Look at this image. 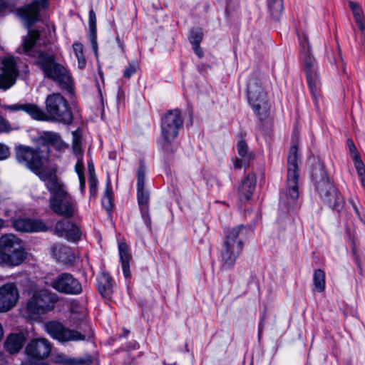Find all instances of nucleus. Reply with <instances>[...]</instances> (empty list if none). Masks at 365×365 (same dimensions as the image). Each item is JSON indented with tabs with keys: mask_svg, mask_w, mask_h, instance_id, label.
I'll return each instance as SVG.
<instances>
[{
	"mask_svg": "<svg viewBox=\"0 0 365 365\" xmlns=\"http://www.w3.org/2000/svg\"><path fill=\"white\" fill-rule=\"evenodd\" d=\"M46 187L51 194L49 198V206L56 215L65 218L73 217L78 211L76 200L68 193L66 185L53 175L45 182Z\"/></svg>",
	"mask_w": 365,
	"mask_h": 365,
	"instance_id": "nucleus-1",
	"label": "nucleus"
},
{
	"mask_svg": "<svg viewBox=\"0 0 365 365\" xmlns=\"http://www.w3.org/2000/svg\"><path fill=\"white\" fill-rule=\"evenodd\" d=\"M36 63L43 71L45 77L53 80L60 88L72 92L73 81L69 71L58 63L54 53L46 51L39 52Z\"/></svg>",
	"mask_w": 365,
	"mask_h": 365,
	"instance_id": "nucleus-2",
	"label": "nucleus"
},
{
	"mask_svg": "<svg viewBox=\"0 0 365 365\" xmlns=\"http://www.w3.org/2000/svg\"><path fill=\"white\" fill-rule=\"evenodd\" d=\"M46 110H43L37 106L41 113L35 120L52 121L64 125L72 123L73 118L71 110L66 99L60 93H52L47 96L46 101Z\"/></svg>",
	"mask_w": 365,
	"mask_h": 365,
	"instance_id": "nucleus-3",
	"label": "nucleus"
},
{
	"mask_svg": "<svg viewBox=\"0 0 365 365\" xmlns=\"http://www.w3.org/2000/svg\"><path fill=\"white\" fill-rule=\"evenodd\" d=\"M247 228L238 225L228 230L225 236L223 246L220 252V262L222 269L232 268L243 250Z\"/></svg>",
	"mask_w": 365,
	"mask_h": 365,
	"instance_id": "nucleus-4",
	"label": "nucleus"
},
{
	"mask_svg": "<svg viewBox=\"0 0 365 365\" xmlns=\"http://www.w3.org/2000/svg\"><path fill=\"white\" fill-rule=\"evenodd\" d=\"M315 188L322 200L334 210H339L344 205V199L338 189L329 181L324 168H316L312 172Z\"/></svg>",
	"mask_w": 365,
	"mask_h": 365,
	"instance_id": "nucleus-5",
	"label": "nucleus"
},
{
	"mask_svg": "<svg viewBox=\"0 0 365 365\" xmlns=\"http://www.w3.org/2000/svg\"><path fill=\"white\" fill-rule=\"evenodd\" d=\"M16 156L19 163L31 170L44 182L49 180L51 176L56 175L54 172L43 168L46 159L42 155L39 148L34 149L29 146L20 145L16 149Z\"/></svg>",
	"mask_w": 365,
	"mask_h": 365,
	"instance_id": "nucleus-6",
	"label": "nucleus"
},
{
	"mask_svg": "<svg viewBox=\"0 0 365 365\" xmlns=\"http://www.w3.org/2000/svg\"><path fill=\"white\" fill-rule=\"evenodd\" d=\"M299 43L303 68L306 73L307 83L314 103L317 104L319 91L321 86L317 63L315 58L311 54L310 46L308 42L307 36L304 35L303 37H299Z\"/></svg>",
	"mask_w": 365,
	"mask_h": 365,
	"instance_id": "nucleus-7",
	"label": "nucleus"
},
{
	"mask_svg": "<svg viewBox=\"0 0 365 365\" xmlns=\"http://www.w3.org/2000/svg\"><path fill=\"white\" fill-rule=\"evenodd\" d=\"M297 146L292 145L290 148L287 158V187L281 196V202L288 206L294 204L299 197V168L297 165Z\"/></svg>",
	"mask_w": 365,
	"mask_h": 365,
	"instance_id": "nucleus-8",
	"label": "nucleus"
},
{
	"mask_svg": "<svg viewBox=\"0 0 365 365\" xmlns=\"http://www.w3.org/2000/svg\"><path fill=\"white\" fill-rule=\"evenodd\" d=\"M183 125V118L180 110L175 109L167 112L161 118L162 148L167 152H173L175 147L171 145L178 135Z\"/></svg>",
	"mask_w": 365,
	"mask_h": 365,
	"instance_id": "nucleus-9",
	"label": "nucleus"
},
{
	"mask_svg": "<svg viewBox=\"0 0 365 365\" xmlns=\"http://www.w3.org/2000/svg\"><path fill=\"white\" fill-rule=\"evenodd\" d=\"M55 302L56 295L48 290L44 289L36 290L32 293L21 312L27 318L44 314L53 309Z\"/></svg>",
	"mask_w": 365,
	"mask_h": 365,
	"instance_id": "nucleus-10",
	"label": "nucleus"
},
{
	"mask_svg": "<svg viewBox=\"0 0 365 365\" xmlns=\"http://www.w3.org/2000/svg\"><path fill=\"white\" fill-rule=\"evenodd\" d=\"M247 98L250 106L259 120L267 119L269 115L270 103L257 79L250 80L247 84Z\"/></svg>",
	"mask_w": 365,
	"mask_h": 365,
	"instance_id": "nucleus-11",
	"label": "nucleus"
},
{
	"mask_svg": "<svg viewBox=\"0 0 365 365\" xmlns=\"http://www.w3.org/2000/svg\"><path fill=\"white\" fill-rule=\"evenodd\" d=\"M46 331L53 339L60 342L78 341L86 339V335L73 329L66 327L59 322L50 321L44 325Z\"/></svg>",
	"mask_w": 365,
	"mask_h": 365,
	"instance_id": "nucleus-12",
	"label": "nucleus"
},
{
	"mask_svg": "<svg viewBox=\"0 0 365 365\" xmlns=\"http://www.w3.org/2000/svg\"><path fill=\"white\" fill-rule=\"evenodd\" d=\"M53 289L59 293L77 295L82 292V285L71 274L61 273L56 277L51 283Z\"/></svg>",
	"mask_w": 365,
	"mask_h": 365,
	"instance_id": "nucleus-13",
	"label": "nucleus"
},
{
	"mask_svg": "<svg viewBox=\"0 0 365 365\" xmlns=\"http://www.w3.org/2000/svg\"><path fill=\"white\" fill-rule=\"evenodd\" d=\"M145 169L140 164L137 170V198L142 217L147 224L150 226V217L148 211L149 192L145 188Z\"/></svg>",
	"mask_w": 365,
	"mask_h": 365,
	"instance_id": "nucleus-14",
	"label": "nucleus"
},
{
	"mask_svg": "<svg viewBox=\"0 0 365 365\" xmlns=\"http://www.w3.org/2000/svg\"><path fill=\"white\" fill-rule=\"evenodd\" d=\"M51 348V343L47 339H33L26 346V360H43L50 355Z\"/></svg>",
	"mask_w": 365,
	"mask_h": 365,
	"instance_id": "nucleus-15",
	"label": "nucleus"
},
{
	"mask_svg": "<svg viewBox=\"0 0 365 365\" xmlns=\"http://www.w3.org/2000/svg\"><path fill=\"white\" fill-rule=\"evenodd\" d=\"M20 294L15 282H7L0 287V312H6L17 304Z\"/></svg>",
	"mask_w": 365,
	"mask_h": 365,
	"instance_id": "nucleus-16",
	"label": "nucleus"
},
{
	"mask_svg": "<svg viewBox=\"0 0 365 365\" xmlns=\"http://www.w3.org/2000/svg\"><path fill=\"white\" fill-rule=\"evenodd\" d=\"M1 63L2 73L0 74V89L7 90L14 84L19 71L16 61L12 57L3 58Z\"/></svg>",
	"mask_w": 365,
	"mask_h": 365,
	"instance_id": "nucleus-17",
	"label": "nucleus"
},
{
	"mask_svg": "<svg viewBox=\"0 0 365 365\" xmlns=\"http://www.w3.org/2000/svg\"><path fill=\"white\" fill-rule=\"evenodd\" d=\"M48 0H34L31 4L18 10L19 16L25 21L26 27L30 26L38 19L41 9L47 6Z\"/></svg>",
	"mask_w": 365,
	"mask_h": 365,
	"instance_id": "nucleus-18",
	"label": "nucleus"
},
{
	"mask_svg": "<svg viewBox=\"0 0 365 365\" xmlns=\"http://www.w3.org/2000/svg\"><path fill=\"white\" fill-rule=\"evenodd\" d=\"M12 224L16 230L22 232H41L47 229L45 223L40 220L19 218L14 220Z\"/></svg>",
	"mask_w": 365,
	"mask_h": 365,
	"instance_id": "nucleus-19",
	"label": "nucleus"
},
{
	"mask_svg": "<svg viewBox=\"0 0 365 365\" xmlns=\"http://www.w3.org/2000/svg\"><path fill=\"white\" fill-rule=\"evenodd\" d=\"M236 148L239 158L236 157L234 160V168L235 169H240L243 166H248L250 162L254 159L255 155L249 150L247 143L244 140H240Z\"/></svg>",
	"mask_w": 365,
	"mask_h": 365,
	"instance_id": "nucleus-20",
	"label": "nucleus"
},
{
	"mask_svg": "<svg viewBox=\"0 0 365 365\" xmlns=\"http://www.w3.org/2000/svg\"><path fill=\"white\" fill-rule=\"evenodd\" d=\"M26 257V253L23 246L1 255L0 264L9 267L18 266L24 261Z\"/></svg>",
	"mask_w": 365,
	"mask_h": 365,
	"instance_id": "nucleus-21",
	"label": "nucleus"
},
{
	"mask_svg": "<svg viewBox=\"0 0 365 365\" xmlns=\"http://www.w3.org/2000/svg\"><path fill=\"white\" fill-rule=\"evenodd\" d=\"M38 143L45 145H52L58 150H63L68 145L61 139L60 135L52 131L43 132L38 138Z\"/></svg>",
	"mask_w": 365,
	"mask_h": 365,
	"instance_id": "nucleus-22",
	"label": "nucleus"
},
{
	"mask_svg": "<svg viewBox=\"0 0 365 365\" xmlns=\"http://www.w3.org/2000/svg\"><path fill=\"white\" fill-rule=\"evenodd\" d=\"M256 177L254 174L248 175L243 179L238 187V195L241 201L250 199L255 189Z\"/></svg>",
	"mask_w": 365,
	"mask_h": 365,
	"instance_id": "nucleus-23",
	"label": "nucleus"
},
{
	"mask_svg": "<svg viewBox=\"0 0 365 365\" xmlns=\"http://www.w3.org/2000/svg\"><path fill=\"white\" fill-rule=\"evenodd\" d=\"M52 255L58 262L67 264L73 261L75 257L72 250L61 244H54L51 247Z\"/></svg>",
	"mask_w": 365,
	"mask_h": 365,
	"instance_id": "nucleus-24",
	"label": "nucleus"
},
{
	"mask_svg": "<svg viewBox=\"0 0 365 365\" xmlns=\"http://www.w3.org/2000/svg\"><path fill=\"white\" fill-rule=\"evenodd\" d=\"M21 247H23L22 241L14 235H4L0 237V256Z\"/></svg>",
	"mask_w": 365,
	"mask_h": 365,
	"instance_id": "nucleus-25",
	"label": "nucleus"
},
{
	"mask_svg": "<svg viewBox=\"0 0 365 365\" xmlns=\"http://www.w3.org/2000/svg\"><path fill=\"white\" fill-rule=\"evenodd\" d=\"M25 340V336L22 333L10 334L4 342V347L10 354L17 353L22 348Z\"/></svg>",
	"mask_w": 365,
	"mask_h": 365,
	"instance_id": "nucleus-26",
	"label": "nucleus"
},
{
	"mask_svg": "<svg viewBox=\"0 0 365 365\" xmlns=\"http://www.w3.org/2000/svg\"><path fill=\"white\" fill-rule=\"evenodd\" d=\"M2 108L12 112L24 110L34 119L38 116V114L41 113L37 109V106L32 103L4 105L2 106Z\"/></svg>",
	"mask_w": 365,
	"mask_h": 365,
	"instance_id": "nucleus-27",
	"label": "nucleus"
},
{
	"mask_svg": "<svg viewBox=\"0 0 365 365\" xmlns=\"http://www.w3.org/2000/svg\"><path fill=\"white\" fill-rule=\"evenodd\" d=\"M40 34L38 31L30 30L26 36H25L21 50L29 56H34V48L36 41L38 40Z\"/></svg>",
	"mask_w": 365,
	"mask_h": 365,
	"instance_id": "nucleus-28",
	"label": "nucleus"
},
{
	"mask_svg": "<svg viewBox=\"0 0 365 365\" xmlns=\"http://www.w3.org/2000/svg\"><path fill=\"white\" fill-rule=\"evenodd\" d=\"M98 288L103 297H108L113 292V281L111 277L106 273H102L98 278Z\"/></svg>",
	"mask_w": 365,
	"mask_h": 365,
	"instance_id": "nucleus-29",
	"label": "nucleus"
},
{
	"mask_svg": "<svg viewBox=\"0 0 365 365\" xmlns=\"http://www.w3.org/2000/svg\"><path fill=\"white\" fill-rule=\"evenodd\" d=\"M56 363L62 365H87L91 363V359H74L67 357L64 354H58L56 356Z\"/></svg>",
	"mask_w": 365,
	"mask_h": 365,
	"instance_id": "nucleus-30",
	"label": "nucleus"
},
{
	"mask_svg": "<svg viewBox=\"0 0 365 365\" xmlns=\"http://www.w3.org/2000/svg\"><path fill=\"white\" fill-rule=\"evenodd\" d=\"M313 291L317 292H322L325 289V272L321 269H315L313 274Z\"/></svg>",
	"mask_w": 365,
	"mask_h": 365,
	"instance_id": "nucleus-31",
	"label": "nucleus"
},
{
	"mask_svg": "<svg viewBox=\"0 0 365 365\" xmlns=\"http://www.w3.org/2000/svg\"><path fill=\"white\" fill-rule=\"evenodd\" d=\"M355 21L362 32H365V17L361 7L353 1L349 2Z\"/></svg>",
	"mask_w": 365,
	"mask_h": 365,
	"instance_id": "nucleus-32",
	"label": "nucleus"
},
{
	"mask_svg": "<svg viewBox=\"0 0 365 365\" xmlns=\"http://www.w3.org/2000/svg\"><path fill=\"white\" fill-rule=\"evenodd\" d=\"M70 310L73 320L83 322L86 319V309L84 306L81 305L78 302H72Z\"/></svg>",
	"mask_w": 365,
	"mask_h": 365,
	"instance_id": "nucleus-33",
	"label": "nucleus"
},
{
	"mask_svg": "<svg viewBox=\"0 0 365 365\" xmlns=\"http://www.w3.org/2000/svg\"><path fill=\"white\" fill-rule=\"evenodd\" d=\"M268 8L272 18L275 20H279L282 16L284 9L283 0H269Z\"/></svg>",
	"mask_w": 365,
	"mask_h": 365,
	"instance_id": "nucleus-34",
	"label": "nucleus"
},
{
	"mask_svg": "<svg viewBox=\"0 0 365 365\" xmlns=\"http://www.w3.org/2000/svg\"><path fill=\"white\" fill-rule=\"evenodd\" d=\"M73 135V142H72V148L73 153L75 154L76 158H83V150L81 146V138L78 135L77 131H73L72 133Z\"/></svg>",
	"mask_w": 365,
	"mask_h": 365,
	"instance_id": "nucleus-35",
	"label": "nucleus"
},
{
	"mask_svg": "<svg viewBox=\"0 0 365 365\" xmlns=\"http://www.w3.org/2000/svg\"><path fill=\"white\" fill-rule=\"evenodd\" d=\"M81 237V231L79 227L70 222L66 239L69 241L76 242L80 240Z\"/></svg>",
	"mask_w": 365,
	"mask_h": 365,
	"instance_id": "nucleus-36",
	"label": "nucleus"
},
{
	"mask_svg": "<svg viewBox=\"0 0 365 365\" xmlns=\"http://www.w3.org/2000/svg\"><path fill=\"white\" fill-rule=\"evenodd\" d=\"M68 225H70V221L63 220L57 221L54 227V233L58 237L66 238L68 229Z\"/></svg>",
	"mask_w": 365,
	"mask_h": 365,
	"instance_id": "nucleus-37",
	"label": "nucleus"
},
{
	"mask_svg": "<svg viewBox=\"0 0 365 365\" xmlns=\"http://www.w3.org/2000/svg\"><path fill=\"white\" fill-rule=\"evenodd\" d=\"M113 197H112V190L110 182L108 181L107 183V186L104 192L103 197L102 199V205L107 210H111L113 207Z\"/></svg>",
	"mask_w": 365,
	"mask_h": 365,
	"instance_id": "nucleus-38",
	"label": "nucleus"
},
{
	"mask_svg": "<svg viewBox=\"0 0 365 365\" xmlns=\"http://www.w3.org/2000/svg\"><path fill=\"white\" fill-rule=\"evenodd\" d=\"M118 250L121 264L130 263L131 256L127 245L125 243H120Z\"/></svg>",
	"mask_w": 365,
	"mask_h": 365,
	"instance_id": "nucleus-39",
	"label": "nucleus"
},
{
	"mask_svg": "<svg viewBox=\"0 0 365 365\" xmlns=\"http://www.w3.org/2000/svg\"><path fill=\"white\" fill-rule=\"evenodd\" d=\"M353 160L354 163L355 169L357 172L359 178H364L365 176V166L364 163L360 159V156L359 153H355L354 155H353Z\"/></svg>",
	"mask_w": 365,
	"mask_h": 365,
	"instance_id": "nucleus-40",
	"label": "nucleus"
},
{
	"mask_svg": "<svg viewBox=\"0 0 365 365\" xmlns=\"http://www.w3.org/2000/svg\"><path fill=\"white\" fill-rule=\"evenodd\" d=\"M202 39V32L199 29H192L190 31V41L192 46H199Z\"/></svg>",
	"mask_w": 365,
	"mask_h": 365,
	"instance_id": "nucleus-41",
	"label": "nucleus"
},
{
	"mask_svg": "<svg viewBox=\"0 0 365 365\" xmlns=\"http://www.w3.org/2000/svg\"><path fill=\"white\" fill-rule=\"evenodd\" d=\"M89 38L91 43V46L95 52H97V28H89Z\"/></svg>",
	"mask_w": 365,
	"mask_h": 365,
	"instance_id": "nucleus-42",
	"label": "nucleus"
},
{
	"mask_svg": "<svg viewBox=\"0 0 365 365\" xmlns=\"http://www.w3.org/2000/svg\"><path fill=\"white\" fill-rule=\"evenodd\" d=\"M90 194L94 196L97 192L98 180L94 174H91L88 179Z\"/></svg>",
	"mask_w": 365,
	"mask_h": 365,
	"instance_id": "nucleus-43",
	"label": "nucleus"
},
{
	"mask_svg": "<svg viewBox=\"0 0 365 365\" xmlns=\"http://www.w3.org/2000/svg\"><path fill=\"white\" fill-rule=\"evenodd\" d=\"M138 66L137 63H130L123 73L125 78H129L132 75L136 73Z\"/></svg>",
	"mask_w": 365,
	"mask_h": 365,
	"instance_id": "nucleus-44",
	"label": "nucleus"
},
{
	"mask_svg": "<svg viewBox=\"0 0 365 365\" xmlns=\"http://www.w3.org/2000/svg\"><path fill=\"white\" fill-rule=\"evenodd\" d=\"M77 162L75 165V170L77 173L78 177L84 175V164H83V158H76Z\"/></svg>",
	"mask_w": 365,
	"mask_h": 365,
	"instance_id": "nucleus-45",
	"label": "nucleus"
},
{
	"mask_svg": "<svg viewBox=\"0 0 365 365\" xmlns=\"http://www.w3.org/2000/svg\"><path fill=\"white\" fill-rule=\"evenodd\" d=\"M10 155V149L8 145L0 143V160L7 159Z\"/></svg>",
	"mask_w": 365,
	"mask_h": 365,
	"instance_id": "nucleus-46",
	"label": "nucleus"
},
{
	"mask_svg": "<svg viewBox=\"0 0 365 365\" xmlns=\"http://www.w3.org/2000/svg\"><path fill=\"white\" fill-rule=\"evenodd\" d=\"M11 130L9 123L0 115V133L9 132Z\"/></svg>",
	"mask_w": 365,
	"mask_h": 365,
	"instance_id": "nucleus-47",
	"label": "nucleus"
},
{
	"mask_svg": "<svg viewBox=\"0 0 365 365\" xmlns=\"http://www.w3.org/2000/svg\"><path fill=\"white\" fill-rule=\"evenodd\" d=\"M88 26L89 28L96 27V16L93 9L89 11Z\"/></svg>",
	"mask_w": 365,
	"mask_h": 365,
	"instance_id": "nucleus-48",
	"label": "nucleus"
},
{
	"mask_svg": "<svg viewBox=\"0 0 365 365\" xmlns=\"http://www.w3.org/2000/svg\"><path fill=\"white\" fill-rule=\"evenodd\" d=\"M349 202L351 204L356 215L358 216L360 220L365 222V214H362L360 212L359 208L357 207V205L354 203V202L352 200H351Z\"/></svg>",
	"mask_w": 365,
	"mask_h": 365,
	"instance_id": "nucleus-49",
	"label": "nucleus"
},
{
	"mask_svg": "<svg viewBox=\"0 0 365 365\" xmlns=\"http://www.w3.org/2000/svg\"><path fill=\"white\" fill-rule=\"evenodd\" d=\"M349 202L351 204L356 215L358 216L360 220L365 222V214H362L360 212L359 208L357 207V205L354 203V202L352 200H351Z\"/></svg>",
	"mask_w": 365,
	"mask_h": 365,
	"instance_id": "nucleus-50",
	"label": "nucleus"
},
{
	"mask_svg": "<svg viewBox=\"0 0 365 365\" xmlns=\"http://www.w3.org/2000/svg\"><path fill=\"white\" fill-rule=\"evenodd\" d=\"M73 48L76 56L83 54V46L81 43H74Z\"/></svg>",
	"mask_w": 365,
	"mask_h": 365,
	"instance_id": "nucleus-51",
	"label": "nucleus"
},
{
	"mask_svg": "<svg viewBox=\"0 0 365 365\" xmlns=\"http://www.w3.org/2000/svg\"><path fill=\"white\" fill-rule=\"evenodd\" d=\"M21 365H49L48 363L43 361V360H25L22 361Z\"/></svg>",
	"mask_w": 365,
	"mask_h": 365,
	"instance_id": "nucleus-52",
	"label": "nucleus"
},
{
	"mask_svg": "<svg viewBox=\"0 0 365 365\" xmlns=\"http://www.w3.org/2000/svg\"><path fill=\"white\" fill-rule=\"evenodd\" d=\"M78 60V66L80 69H83L86 63V58L84 54H81L76 56Z\"/></svg>",
	"mask_w": 365,
	"mask_h": 365,
	"instance_id": "nucleus-53",
	"label": "nucleus"
},
{
	"mask_svg": "<svg viewBox=\"0 0 365 365\" xmlns=\"http://www.w3.org/2000/svg\"><path fill=\"white\" fill-rule=\"evenodd\" d=\"M121 267L125 277L129 278L130 277V263H122Z\"/></svg>",
	"mask_w": 365,
	"mask_h": 365,
	"instance_id": "nucleus-54",
	"label": "nucleus"
},
{
	"mask_svg": "<svg viewBox=\"0 0 365 365\" xmlns=\"http://www.w3.org/2000/svg\"><path fill=\"white\" fill-rule=\"evenodd\" d=\"M347 145L349 147L350 152L354 154V155H355V153H358L356 148L352 140H351V139L347 140Z\"/></svg>",
	"mask_w": 365,
	"mask_h": 365,
	"instance_id": "nucleus-55",
	"label": "nucleus"
},
{
	"mask_svg": "<svg viewBox=\"0 0 365 365\" xmlns=\"http://www.w3.org/2000/svg\"><path fill=\"white\" fill-rule=\"evenodd\" d=\"M78 178H79V181H80L81 190V191H83L85 187H86V178H85V175L79 176Z\"/></svg>",
	"mask_w": 365,
	"mask_h": 365,
	"instance_id": "nucleus-56",
	"label": "nucleus"
},
{
	"mask_svg": "<svg viewBox=\"0 0 365 365\" xmlns=\"http://www.w3.org/2000/svg\"><path fill=\"white\" fill-rule=\"evenodd\" d=\"M192 48L194 49L195 51V53L200 57L201 58L203 55V53L202 51L200 50V45L196 46H192Z\"/></svg>",
	"mask_w": 365,
	"mask_h": 365,
	"instance_id": "nucleus-57",
	"label": "nucleus"
},
{
	"mask_svg": "<svg viewBox=\"0 0 365 365\" xmlns=\"http://www.w3.org/2000/svg\"><path fill=\"white\" fill-rule=\"evenodd\" d=\"M6 8V4L3 0H0V12L3 11Z\"/></svg>",
	"mask_w": 365,
	"mask_h": 365,
	"instance_id": "nucleus-58",
	"label": "nucleus"
},
{
	"mask_svg": "<svg viewBox=\"0 0 365 365\" xmlns=\"http://www.w3.org/2000/svg\"><path fill=\"white\" fill-rule=\"evenodd\" d=\"M116 41H118V44H119V46L120 47V48H121L122 50H123V43H122V42H121V41H120V37H119V36H117V37H116Z\"/></svg>",
	"mask_w": 365,
	"mask_h": 365,
	"instance_id": "nucleus-59",
	"label": "nucleus"
},
{
	"mask_svg": "<svg viewBox=\"0 0 365 365\" xmlns=\"http://www.w3.org/2000/svg\"><path fill=\"white\" fill-rule=\"evenodd\" d=\"M88 170H89V172H90V175H91V174H93V173H92V170H93V165H88Z\"/></svg>",
	"mask_w": 365,
	"mask_h": 365,
	"instance_id": "nucleus-60",
	"label": "nucleus"
},
{
	"mask_svg": "<svg viewBox=\"0 0 365 365\" xmlns=\"http://www.w3.org/2000/svg\"><path fill=\"white\" fill-rule=\"evenodd\" d=\"M4 222L3 220L0 219V229L4 226Z\"/></svg>",
	"mask_w": 365,
	"mask_h": 365,
	"instance_id": "nucleus-61",
	"label": "nucleus"
},
{
	"mask_svg": "<svg viewBox=\"0 0 365 365\" xmlns=\"http://www.w3.org/2000/svg\"><path fill=\"white\" fill-rule=\"evenodd\" d=\"M129 332L130 331L128 330H124L125 336L128 335Z\"/></svg>",
	"mask_w": 365,
	"mask_h": 365,
	"instance_id": "nucleus-62",
	"label": "nucleus"
}]
</instances>
